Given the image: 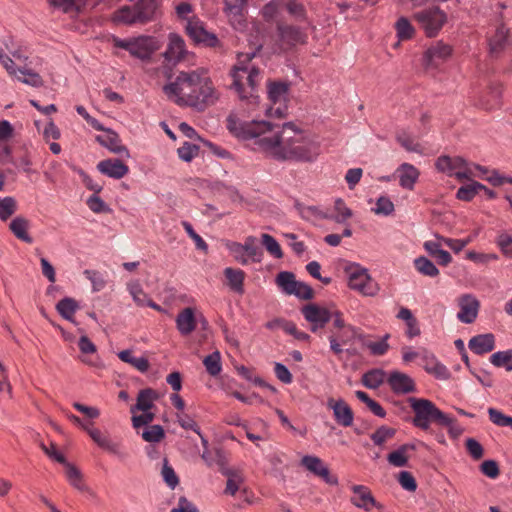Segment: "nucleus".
<instances>
[{
    "mask_svg": "<svg viewBox=\"0 0 512 512\" xmlns=\"http://www.w3.org/2000/svg\"><path fill=\"white\" fill-rule=\"evenodd\" d=\"M228 130L243 140L254 139L257 149L278 161L312 163L320 155L318 142L294 130L291 122L283 124V131H273L268 121L239 122L228 117Z\"/></svg>",
    "mask_w": 512,
    "mask_h": 512,
    "instance_id": "1",
    "label": "nucleus"
},
{
    "mask_svg": "<svg viewBox=\"0 0 512 512\" xmlns=\"http://www.w3.org/2000/svg\"><path fill=\"white\" fill-rule=\"evenodd\" d=\"M163 92L176 104L197 111H204L218 100L212 80L203 69L180 72L173 82L163 87Z\"/></svg>",
    "mask_w": 512,
    "mask_h": 512,
    "instance_id": "2",
    "label": "nucleus"
},
{
    "mask_svg": "<svg viewBox=\"0 0 512 512\" xmlns=\"http://www.w3.org/2000/svg\"><path fill=\"white\" fill-rule=\"evenodd\" d=\"M408 403L414 413L412 423L415 427L428 430L430 423L449 424L448 415L442 412L432 401L424 398L410 397Z\"/></svg>",
    "mask_w": 512,
    "mask_h": 512,
    "instance_id": "3",
    "label": "nucleus"
},
{
    "mask_svg": "<svg viewBox=\"0 0 512 512\" xmlns=\"http://www.w3.org/2000/svg\"><path fill=\"white\" fill-rule=\"evenodd\" d=\"M414 19L426 36L435 37L447 22V14L437 6L422 9L414 14Z\"/></svg>",
    "mask_w": 512,
    "mask_h": 512,
    "instance_id": "4",
    "label": "nucleus"
},
{
    "mask_svg": "<svg viewBox=\"0 0 512 512\" xmlns=\"http://www.w3.org/2000/svg\"><path fill=\"white\" fill-rule=\"evenodd\" d=\"M257 51L247 52V53H238L237 54V62L230 70V76L232 78H236V81H239V71L243 73L250 74L247 76V84L251 88H255L258 86L260 81V69L252 64V60L255 58Z\"/></svg>",
    "mask_w": 512,
    "mask_h": 512,
    "instance_id": "5",
    "label": "nucleus"
},
{
    "mask_svg": "<svg viewBox=\"0 0 512 512\" xmlns=\"http://www.w3.org/2000/svg\"><path fill=\"white\" fill-rule=\"evenodd\" d=\"M348 286L364 296L373 297L379 291L378 284L370 277L368 271L359 266L350 267Z\"/></svg>",
    "mask_w": 512,
    "mask_h": 512,
    "instance_id": "6",
    "label": "nucleus"
},
{
    "mask_svg": "<svg viewBox=\"0 0 512 512\" xmlns=\"http://www.w3.org/2000/svg\"><path fill=\"white\" fill-rule=\"evenodd\" d=\"M277 45L281 51H289L299 44H304L307 35L294 25L277 23Z\"/></svg>",
    "mask_w": 512,
    "mask_h": 512,
    "instance_id": "7",
    "label": "nucleus"
},
{
    "mask_svg": "<svg viewBox=\"0 0 512 512\" xmlns=\"http://www.w3.org/2000/svg\"><path fill=\"white\" fill-rule=\"evenodd\" d=\"M185 30L195 44H202L210 48L222 47L218 37L214 33L208 32L204 28L203 23L196 18H191L187 21Z\"/></svg>",
    "mask_w": 512,
    "mask_h": 512,
    "instance_id": "8",
    "label": "nucleus"
},
{
    "mask_svg": "<svg viewBox=\"0 0 512 512\" xmlns=\"http://www.w3.org/2000/svg\"><path fill=\"white\" fill-rule=\"evenodd\" d=\"M301 312L305 320L311 324L312 332H316L318 329L325 327L332 318L331 311L315 303L304 305L301 308Z\"/></svg>",
    "mask_w": 512,
    "mask_h": 512,
    "instance_id": "9",
    "label": "nucleus"
},
{
    "mask_svg": "<svg viewBox=\"0 0 512 512\" xmlns=\"http://www.w3.org/2000/svg\"><path fill=\"white\" fill-rule=\"evenodd\" d=\"M452 54V47L438 41L431 45L423 55V66L426 70L435 69L445 62Z\"/></svg>",
    "mask_w": 512,
    "mask_h": 512,
    "instance_id": "10",
    "label": "nucleus"
},
{
    "mask_svg": "<svg viewBox=\"0 0 512 512\" xmlns=\"http://www.w3.org/2000/svg\"><path fill=\"white\" fill-rule=\"evenodd\" d=\"M351 490L354 495L350 498V502L355 507L363 509L366 512L371 511L373 507L383 509L382 504L376 501L368 487L364 485H352Z\"/></svg>",
    "mask_w": 512,
    "mask_h": 512,
    "instance_id": "11",
    "label": "nucleus"
},
{
    "mask_svg": "<svg viewBox=\"0 0 512 512\" xmlns=\"http://www.w3.org/2000/svg\"><path fill=\"white\" fill-rule=\"evenodd\" d=\"M301 465L314 475L323 479L327 484H338V478L330 473L329 468L319 457L306 455L301 459Z\"/></svg>",
    "mask_w": 512,
    "mask_h": 512,
    "instance_id": "12",
    "label": "nucleus"
},
{
    "mask_svg": "<svg viewBox=\"0 0 512 512\" xmlns=\"http://www.w3.org/2000/svg\"><path fill=\"white\" fill-rule=\"evenodd\" d=\"M458 305L460 311L457 314L459 321L465 324L473 323L478 315L480 302L471 294H464L459 297Z\"/></svg>",
    "mask_w": 512,
    "mask_h": 512,
    "instance_id": "13",
    "label": "nucleus"
},
{
    "mask_svg": "<svg viewBox=\"0 0 512 512\" xmlns=\"http://www.w3.org/2000/svg\"><path fill=\"white\" fill-rule=\"evenodd\" d=\"M387 383L396 394H407L416 391L414 380L403 372L392 371L387 378Z\"/></svg>",
    "mask_w": 512,
    "mask_h": 512,
    "instance_id": "14",
    "label": "nucleus"
},
{
    "mask_svg": "<svg viewBox=\"0 0 512 512\" xmlns=\"http://www.w3.org/2000/svg\"><path fill=\"white\" fill-rule=\"evenodd\" d=\"M228 248L230 252L234 255L235 260L242 265L248 264V258L243 254H241V256H238V253L245 252L249 257L254 259L257 256L259 250L258 247L255 245V238L252 236L247 237L244 244L238 242H231L228 245Z\"/></svg>",
    "mask_w": 512,
    "mask_h": 512,
    "instance_id": "15",
    "label": "nucleus"
},
{
    "mask_svg": "<svg viewBox=\"0 0 512 512\" xmlns=\"http://www.w3.org/2000/svg\"><path fill=\"white\" fill-rule=\"evenodd\" d=\"M157 48L156 42L151 37L133 38V45L129 54L142 61H147L150 60Z\"/></svg>",
    "mask_w": 512,
    "mask_h": 512,
    "instance_id": "16",
    "label": "nucleus"
},
{
    "mask_svg": "<svg viewBox=\"0 0 512 512\" xmlns=\"http://www.w3.org/2000/svg\"><path fill=\"white\" fill-rule=\"evenodd\" d=\"M186 53L184 40L177 34H170L167 49L163 53L165 60L176 64L184 59Z\"/></svg>",
    "mask_w": 512,
    "mask_h": 512,
    "instance_id": "17",
    "label": "nucleus"
},
{
    "mask_svg": "<svg viewBox=\"0 0 512 512\" xmlns=\"http://www.w3.org/2000/svg\"><path fill=\"white\" fill-rule=\"evenodd\" d=\"M239 73V76L241 77H239L238 83L236 81V78H232L233 83L231 87L235 89L236 93L238 94L239 98L242 101H247V103L250 105H257L259 99L258 95L256 94L257 87L251 88L247 84V76L250 74V72L243 73L239 71Z\"/></svg>",
    "mask_w": 512,
    "mask_h": 512,
    "instance_id": "18",
    "label": "nucleus"
},
{
    "mask_svg": "<svg viewBox=\"0 0 512 512\" xmlns=\"http://www.w3.org/2000/svg\"><path fill=\"white\" fill-rule=\"evenodd\" d=\"M329 408L333 410L336 422L344 427H349L353 423V411L350 406L342 399L335 401L330 398L327 402Z\"/></svg>",
    "mask_w": 512,
    "mask_h": 512,
    "instance_id": "19",
    "label": "nucleus"
},
{
    "mask_svg": "<svg viewBox=\"0 0 512 512\" xmlns=\"http://www.w3.org/2000/svg\"><path fill=\"white\" fill-rule=\"evenodd\" d=\"M105 135L96 136V141L103 147L109 149L112 153L130 157L129 150L121 144L119 135L111 129L105 130Z\"/></svg>",
    "mask_w": 512,
    "mask_h": 512,
    "instance_id": "20",
    "label": "nucleus"
},
{
    "mask_svg": "<svg viewBox=\"0 0 512 512\" xmlns=\"http://www.w3.org/2000/svg\"><path fill=\"white\" fill-rule=\"evenodd\" d=\"M97 169L102 174L114 179H121L129 172L128 166L119 159L100 161L97 164Z\"/></svg>",
    "mask_w": 512,
    "mask_h": 512,
    "instance_id": "21",
    "label": "nucleus"
},
{
    "mask_svg": "<svg viewBox=\"0 0 512 512\" xmlns=\"http://www.w3.org/2000/svg\"><path fill=\"white\" fill-rule=\"evenodd\" d=\"M159 399V394L152 388H145L138 392L136 404L131 406L130 412L135 414L137 411H150L154 407V402Z\"/></svg>",
    "mask_w": 512,
    "mask_h": 512,
    "instance_id": "22",
    "label": "nucleus"
},
{
    "mask_svg": "<svg viewBox=\"0 0 512 512\" xmlns=\"http://www.w3.org/2000/svg\"><path fill=\"white\" fill-rule=\"evenodd\" d=\"M399 177V185L407 190H413L415 183L417 182L420 171L412 164L402 163L397 168Z\"/></svg>",
    "mask_w": 512,
    "mask_h": 512,
    "instance_id": "23",
    "label": "nucleus"
},
{
    "mask_svg": "<svg viewBox=\"0 0 512 512\" xmlns=\"http://www.w3.org/2000/svg\"><path fill=\"white\" fill-rule=\"evenodd\" d=\"M176 326L181 335L191 334L197 326L194 309L187 307L180 311L176 317Z\"/></svg>",
    "mask_w": 512,
    "mask_h": 512,
    "instance_id": "24",
    "label": "nucleus"
},
{
    "mask_svg": "<svg viewBox=\"0 0 512 512\" xmlns=\"http://www.w3.org/2000/svg\"><path fill=\"white\" fill-rule=\"evenodd\" d=\"M468 346L475 354L482 355L495 348V337L492 333L480 334L472 337Z\"/></svg>",
    "mask_w": 512,
    "mask_h": 512,
    "instance_id": "25",
    "label": "nucleus"
},
{
    "mask_svg": "<svg viewBox=\"0 0 512 512\" xmlns=\"http://www.w3.org/2000/svg\"><path fill=\"white\" fill-rule=\"evenodd\" d=\"M89 436L102 449L118 456L119 458L123 459L126 457V455L121 452L119 444L114 443L108 436L104 435L99 429L89 430Z\"/></svg>",
    "mask_w": 512,
    "mask_h": 512,
    "instance_id": "26",
    "label": "nucleus"
},
{
    "mask_svg": "<svg viewBox=\"0 0 512 512\" xmlns=\"http://www.w3.org/2000/svg\"><path fill=\"white\" fill-rule=\"evenodd\" d=\"M134 6L136 8V19L140 23H147L155 18L158 9L156 0H139Z\"/></svg>",
    "mask_w": 512,
    "mask_h": 512,
    "instance_id": "27",
    "label": "nucleus"
},
{
    "mask_svg": "<svg viewBox=\"0 0 512 512\" xmlns=\"http://www.w3.org/2000/svg\"><path fill=\"white\" fill-rule=\"evenodd\" d=\"M436 169L440 172L453 176L458 169L466 166V161L462 157L440 156L435 162Z\"/></svg>",
    "mask_w": 512,
    "mask_h": 512,
    "instance_id": "28",
    "label": "nucleus"
},
{
    "mask_svg": "<svg viewBox=\"0 0 512 512\" xmlns=\"http://www.w3.org/2000/svg\"><path fill=\"white\" fill-rule=\"evenodd\" d=\"M268 97L273 103L287 99L290 83L286 81H269L267 84Z\"/></svg>",
    "mask_w": 512,
    "mask_h": 512,
    "instance_id": "29",
    "label": "nucleus"
},
{
    "mask_svg": "<svg viewBox=\"0 0 512 512\" xmlns=\"http://www.w3.org/2000/svg\"><path fill=\"white\" fill-rule=\"evenodd\" d=\"M509 43V29L503 24L499 25L494 35L489 40L490 52L492 54L500 53Z\"/></svg>",
    "mask_w": 512,
    "mask_h": 512,
    "instance_id": "30",
    "label": "nucleus"
},
{
    "mask_svg": "<svg viewBox=\"0 0 512 512\" xmlns=\"http://www.w3.org/2000/svg\"><path fill=\"white\" fill-rule=\"evenodd\" d=\"M416 446L412 443H406L401 445L397 450L390 452L387 455V461L389 464L395 467H405L408 464V452L415 450Z\"/></svg>",
    "mask_w": 512,
    "mask_h": 512,
    "instance_id": "31",
    "label": "nucleus"
},
{
    "mask_svg": "<svg viewBox=\"0 0 512 512\" xmlns=\"http://www.w3.org/2000/svg\"><path fill=\"white\" fill-rule=\"evenodd\" d=\"M425 250L436 259L437 263L441 266H447L451 263L452 257L450 253L441 248V243L438 241H426L424 243Z\"/></svg>",
    "mask_w": 512,
    "mask_h": 512,
    "instance_id": "32",
    "label": "nucleus"
},
{
    "mask_svg": "<svg viewBox=\"0 0 512 512\" xmlns=\"http://www.w3.org/2000/svg\"><path fill=\"white\" fill-rule=\"evenodd\" d=\"M28 228L29 221L21 216L14 218L9 224V229L16 238L30 244L32 243L33 239L28 233Z\"/></svg>",
    "mask_w": 512,
    "mask_h": 512,
    "instance_id": "33",
    "label": "nucleus"
},
{
    "mask_svg": "<svg viewBox=\"0 0 512 512\" xmlns=\"http://www.w3.org/2000/svg\"><path fill=\"white\" fill-rule=\"evenodd\" d=\"M48 4L63 13H80L87 0H47Z\"/></svg>",
    "mask_w": 512,
    "mask_h": 512,
    "instance_id": "34",
    "label": "nucleus"
},
{
    "mask_svg": "<svg viewBox=\"0 0 512 512\" xmlns=\"http://www.w3.org/2000/svg\"><path fill=\"white\" fill-rule=\"evenodd\" d=\"M224 275L228 280V285L231 290L243 294L244 293V279L245 272L240 269H234L231 267L225 268Z\"/></svg>",
    "mask_w": 512,
    "mask_h": 512,
    "instance_id": "35",
    "label": "nucleus"
},
{
    "mask_svg": "<svg viewBox=\"0 0 512 512\" xmlns=\"http://www.w3.org/2000/svg\"><path fill=\"white\" fill-rule=\"evenodd\" d=\"M395 138L401 147H403L407 152H413L420 155L424 153L423 146L407 131L401 130L397 132Z\"/></svg>",
    "mask_w": 512,
    "mask_h": 512,
    "instance_id": "36",
    "label": "nucleus"
},
{
    "mask_svg": "<svg viewBox=\"0 0 512 512\" xmlns=\"http://www.w3.org/2000/svg\"><path fill=\"white\" fill-rule=\"evenodd\" d=\"M355 335H352L350 331L343 329L339 332H332L329 336L330 349L334 354L340 355L343 352L342 344H346Z\"/></svg>",
    "mask_w": 512,
    "mask_h": 512,
    "instance_id": "37",
    "label": "nucleus"
},
{
    "mask_svg": "<svg viewBox=\"0 0 512 512\" xmlns=\"http://www.w3.org/2000/svg\"><path fill=\"white\" fill-rule=\"evenodd\" d=\"M275 282L287 295H292V292H294V289L300 283V281L296 280L294 273L290 271L278 273Z\"/></svg>",
    "mask_w": 512,
    "mask_h": 512,
    "instance_id": "38",
    "label": "nucleus"
},
{
    "mask_svg": "<svg viewBox=\"0 0 512 512\" xmlns=\"http://www.w3.org/2000/svg\"><path fill=\"white\" fill-rule=\"evenodd\" d=\"M202 458L207 462L209 466H212L214 464L217 465L222 474H225V472L233 471L232 469H229L227 467L228 460L224 451H222L221 449H216L213 456L211 455V453L205 451L202 454Z\"/></svg>",
    "mask_w": 512,
    "mask_h": 512,
    "instance_id": "39",
    "label": "nucleus"
},
{
    "mask_svg": "<svg viewBox=\"0 0 512 512\" xmlns=\"http://www.w3.org/2000/svg\"><path fill=\"white\" fill-rule=\"evenodd\" d=\"M79 308L78 303L73 299L69 297H65L61 299L57 305L56 310L58 313L66 320L75 322L74 321V314Z\"/></svg>",
    "mask_w": 512,
    "mask_h": 512,
    "instance_id": "40",
    "label": "nucleus"
},
{
    "mask_svg": "<svg viewBox=\"0 0 512 512\" xmlns=\"http://www.w3.org/2000/svg\"><path fill=\"white\" fill-rule=\"evenodd\" d=\"M118 357L121 361L130 364L131 366H133L142 373L147 372L149 369L148 359L145 357H133L132 351L129 349L120 351L118 353Z\"/></svg>",
    "mask_w": 512,
    "mask_h": 512,
    "instance_id": "41",
    "label": "nucleus"
},
{
    "mask_svg": "<svg viewBox=\"0 0 512 512\" xmlns=\"http://www.w3.org/2000/svg\"><path fill=\"white\" fill-rule=\"evenodd\" d=\"M64 466L66 467V477L69 483L79 491H86L87 486L83 481L81 471L75 465L69 462H67Z\"/></svg>",
    "mask_w": 512,
    "mask_h": 512,
    "instance_id": "42",
    "label": "nucleus"
},
{
    "mask_svg": "<svg viewBox=\"0 0 512 512\" xmlns=\"http://www.w3.org/2000/svg\"><path fill=\"white\" fill-rule=\"evenodd\" d=\"M385 380V372L381 369H372L362 376V383L369 389H377Z\"/></svg>",
    "mask_w": 512,
    "mask_h": 512,
    "instance_id": "43",
    "label": "nucleus"
},
{
    "mask_svg": "<svg viewBox=\"0 0 512 512\" xmlns=\"http://www.w3.org/2000/svg\"><path fill=\"white\" fill-rule=\"evenodd\" d=\"M136 18H137L136 17V8L134 5L133 6H124V7L120 8L119 10H117L114 13V16H113V20L115 22L124 23L127 25L140 23V21H138Z\"/></svg>",
    "mask_w": 512,
    "mask_h": 512,
    "instance_id": "44",
    "label": "nucleus"
},
{
    "mask_svg": "<svg viewBox=\"0 0 512 512\" xmlns=\"http://www.w3.org/2000/svg\"><path fill=\"white\" fill-rule=\"evenodd\" d=\"M424 369L438 379L446 380L450 377V372L446 366L438 362L434 357L426 360Z\"/></svg>",
    "mask_w": 512,
    "mask_h": 512,
    "instance_id": "45",
    "label": "nucleus"
},
{
    "mask_svg": "<svg viewBox=\"0 0 512 512\" xmlns=\"http://www.w3.org/2000/svg\"><path fill=\"white\" fill-rule=\"evenodd\" d=\"M414 265L417 271L425 276L436 277L439 275V270L435 264L424 256L416 258Z\"/></svg>",
    "mask_w": 512,
    "mask_h": 512,
    "instance_id": "46",
    "label": "nucleus"
},
{
    "mask_svg": "<svg viewBox=\"0 0 512 512\" xmlns=\"http://www.w3.org/2000/svg\"><path fill=\"white\" fill-rule=\"evenodd\" d=\"M224 11L230 18H236L240 22L247 0H224Z\"/></svg>",
    "mask_w": 512,
    "mask_h": 512,
    "instance_id": "47",
    "label": "nucleus"
},
{
    "mask_svg": "<svg viewBox=\"0 0 512 512\" xmlns=\"http://www.w3.org/2000/svg\"><path fill=\"white\" fill-rule=\"evenodd\" d=\"M19 72L20 75L17 76V79L22 83L36 88L43 86L44 81L38 73L27 68L19 69Z\"/></svg>",
    "mask_w": 512,
    "mask_h": 512,
    "instance_id": "48",
    "label": "nucleus"
},
{
    "mask_svg": "<svg viewBox=\"0 0 512 512\" xmlns=\"http://www.w3.org/2000/svg\"><path fill=\"white\" fill-rule=\"evenodd\" d=\"M203 364L206 368V371L211 376H217L221 372V356L219 351H215L208 356H206L203 360Z\"/></svg>",
    "mask_w": 512,
    "mask_h": 512,
    "instance_id": "49",
    "label": "nucleus"
},
{
    "mask_svg": "<svg viewBox=\"0 0 512 512\" xmlns=\"http://www.w3.org/2000/svg\"><path fill=\"white\" fill-rule=\"evenodd\" d=\"M397 36L400 40H409L415 33L414 27L406 17H401L395 24Z\"/></svg>",
    "mask_w": 512,
    "mask_h": 512,
    "instance_id": "50",
    "label": "nucleus"
},
{
    "mask_svg": "<svg viewBox=\"0 0 512 512\" xmlns=\"http://www.w3.org/2000/svg\"><path fill=\"white\" fill-rule=\"evenodd\" d=\"M395 434L396 429L387 426H381L371 434L370 438L375 445L382 446L387 440L393 438Z\"/></svg>",
    "mask_w": 512,
    "mask_h": 512,
    "instance_id": "51",
    "label": "nucleus"
},
{
    "mask_svg": "<svg viewBox=\"0 0 512 512\" xmlns=\"http://www.w3.org/2000/svg\"><path fill=\"white\" fill-rule=\"evenodd\" d=\"M480 188H484V185L479 182H472L471 184L460 187L456 196L459 200L470 201L480 191Z\"/></svg>",
    "mask_w": 512,
    "mask_h": 512,
    "instance_id": "52",
    "label": "nucleus"
},
{
    "mask_svg": "<svg viewBox=\"0 0 512 512\" xmlns=\"http://www.w3.org/2000/svg\"><path fill=\"white\" fill-rule=\"evenodd\" d=\"M165 437V432L160 425H150L142 433V438L149 443L160 442Z\"/></svg>",
    "mask_w": 512,
    "mask_h": 512,
    "instance_id": "53",
    "label": "nucleus"
},
{
    "mask_svg": "<svg viewBox=\"0 0 512 512\" xmlns=\"http://www.w3.org/2000/svg\"><path fill=\"white\" fill-rule=\"evenodd\" d=\"M17 203L13 197L0 198V219L6 221L16 211Z\"/></svg>",
    "mask_w": 512,
    "mask_h": 512,
    "instance_id": "54",
    "label": "nucleus"
},
{
    "mask_svg": "<svg viewBox=\"0 0 512 512\" xmlns=\"http://www.w3.org/2000/svg\"><path fill=\"white\" fill-rule=\"evenodd\" d=\"M488 415L490 421L499 427H511L512 428V417L505 415L496 408H488Z\"/></svg>",
    "mask_w": 512,
    "mask_h": 512,
    "instance_id": "55",
    "label": "nucleus"
},
{
    "mask_svg": "<svg viewBox=\"0 0 512 512\" xmlns=\"http://www.w3.org/2000/svg\"><path fill=\"white\" fill-rule=\"evenodd\" d=\"M262 244L266 248V250L275 258L280 259L283 257L282 249L279 243L275 240V238L269 234H262L261 236Z\"/></svg>",
    "mask_w": 512,
    "mask_h": 512,
    "instance_id": "56",
    "label": "nucleus"
},
{
    "mask_svg": "<svg viewBox=\"0 0 512 512\" xmlns=\"http://www.w3.org/2000/svg\"><path fill=\"white\" fill-rule=\"evenodd\" d=\"M395 210L393 202L385 196H381L376 201V206L372 211L377 215L389 216Z\"/></svg>",
    "mask_w": 512,
    "mask_h": 512,
    "instance_id": "57",
    "label": "nucleus"
},
{
    "mask_svg": "<svg viewBox=\"0 0 512 512\" xmlns=\"http://www.w3.org/2000/svg\"><path fill=\"white\" fill-rule=\"evenodd\" d=\"M490 362L496 367H507L512 365V350L499 351L491 355Z\"/></svg>",
    "mask_w": 512,
    "mask_h": 512,
    "instance_id": "58",
    "label": "nucleus"
},
{
    "mask_svg": "<svg viewBox=\"0 0 512 512\" xmlns=\"http://www.w3.org/2000/svg\"><path fill=\"white\" fill-rule=\"evenodd\" d=\"M224 475L228 477L227 483H226V488H225V493L234 495L238 491L239 485H240V483H242L243 478L235 470H233L231 472H225Z\"/></svg>",
    "mask_w": 512,
    "mask_h": 512,
    "instance_id": "59",
    "label": "nucleus"
},
{
    "mask_svg": "<svg viewBox=\"0 0 512 512\" xmlns=\"http://www.w3.org/2000/svg\"><path fill=\"white\" fill-rule=\"evenodd\" d=\"M334 209L337 212V215L334 217L337 223H343L345 220L352 217L351 209L346 206L344 200L341 198L335 200Z\"/></svg>",
    "mask_w": 512,
    "mask_h": 512,
    "instance_id": "60",
    "label": "nucleus"
},
{
    "mask_svg": "<svg viewBox=\"0 0 512 512\" xmlns=\"http://www.w3.org/2000/svg\"><path fill=\"white\" fill-rule=\"evenodd\" d=\"M165 483L172 489L179 484V478L176 475L174 469L168 464V460L165 458L162 472H161Z\"/></svg>",
    "mask_w": 512,
    "mask_h": 512,
    "instance_id": "61",
    "label": "nucleus"
},
{
    "mask_svg": "<svg viewBox=\"0 0 512 512\" xmlns=\"http://www.w3.org/2000/svg\"><path fill=\"white\" fill-rule=\"evenodd\" d=\"M285 7L288 13L296 20H304L306 18V10L301 2L297 0H288Z\"/></svg>",
    "mask_w": 512,
    "mask_h": 512,
    "instance_id": "62",
    "label": "nucleus"
},
{
    "mask_svg": "<svg viewBox=\"0 0 512 512\" xmlns=\"http://www.w3.org/2000/svg\"><path fill=\"white\" fill-rule=\"evenodd\" d=\"M199 152V147L195 144L185 142L178 148L177 153L180 159L185 162H190Z\"/></svg>",
    "mask_w": 512,
    "mask_h": 512,
    "instance_id": "63",
    "label": "nucleus"
},
{
    "mask_svg": "<svg viewBox=\"0 0 512 512\" xmlns=\"http://www.w3.org/2000/svg\"><path fill=\"white\" fill-rule=\"evenodd\" d=\"M130 294L133 300L138 306H145L146 301L149 298L148 295L143 291L141 285L138 282L130 283L128 285Z\"/></svg>",
    "mask_w": 512,
    "mask_h": 512,
    "instance_id": "64",
    "label": "nucleus"
}]
</instances>
